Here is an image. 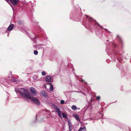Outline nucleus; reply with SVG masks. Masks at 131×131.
Masks as SVG:
<instances>
[{"label": "nucleus", "mask_w": 131, "mask_h": 131, "mask_svg": "<svg viewBox=\"0 0 131 131\" xmlns=\"http://www.w3.org/2000/svg\"><path fill=\"white\" fill-rule=\"evenodd\" d=\"M90 119H91H91H92V120L93 119H91V118H90Z\"/></svg>", "instance_id": "nucleus-21"}, {"label": "nucleus", "mask_w": 131, "mask_h": 131, "mask_svg": "<svg viewBox=\"0 0 131 131\" xmlns=\"http://www.w3.org/2000/svg\"><path fill=\"white\" fill-rule=\"evenodd\" d=\"M30 92L32 93L33 95H37V92L35 88H33L31 87L30 88Z\"/></svg>", "instance_id": "nucleus-4"}, {"label": "nucleus", "mask_w": 131, "mask_h": 131, "mask_svg": "<svg viewBox=\"0 0 131 131\" xmlns=\"http://www.w3.org/2000/svg\"><path fill=\"white\" fill-rule=\"evenodd\" d=\"M32 101L34 102L35 103L37 104H40L39 100L37 99L35 97H33L31 98Z\"/></svg>", "instance_id": "nucleus-2"}, {"label": "nucleus", "mask_w": 131, "mask_h": 131, "mask_svg": "<svg viewBox=\"0 0 131 131\" xmlns=\"http://www.w3.org/2000/svg\"><path fill=\"white\" fill-rule=\"evenodd\" d=\"M68 124L69 129L70 131H71L72 128V124L71 121L68 120Z\"/></svg>", "instance_id": "nucleus-6"}, {"label": "nucleus", "mask_w": 131, "mask_h": 131, "mask_svg": "<svg viewBox=\"0 0 131 131\" xmlns=\"http://www.w3.org/2000/svg\"><path fill=\"white\" fill-rule=\"evenodd\" d=\"M86 17L87 18H88V16L87 15H86Z\"/></svg>", "instance_id": "nucleus-20"}, {"label": "nucleus", "mask_w": 131, "mask_h": 131, "mask_svg": "<svg viewBox=\"0 0 131 131\" xmlns=\"http://www.w3.org/2000/svg\"><path fill=\"white\" fill-rule=\"evenodd\" d=\"M101 97L100 96H97L96 97V100H99L100 99Z\"/></svg>", "instance_id": "nucleus-17"}, {"label": "nucleus", "mask_w": 131, "mask_h": 131, "mask_svg": "<svg viewBox=\"0 0 131 131\" xmlns=\"http://www.w3.org/2000/svg\"><path fill=\"white\" fill-rule=\"evenodd\" d=\"M14 27V25L13 24H12L9 25L6 30V31L7 32L8 31H11L13 29Z\"/></svg>", "instance_id": "nucleus-5"}, {"label": "nucleus", "mask_w": 131, "mask_h": 131, "mask_svg": "<svg viewBox=\"0 0 131 131\" xmlns=\"http://www.w3.org/2000/svg\"><path fill=\"white\" fill-rule=\"evenodd\" d=\"M64 103V101L63 100H62L60 101V103L61 104H63Z\"/></svg>", "instance_id": "nucleus-18"}, {"label": "nucleus", "mask_w": 131, "mask_h": 131, "mask_svg": "<svg viewBox=\"0 0 131 131\" xmlns=\"http://www.w3.org/2000/svg\"><path fill=\"white\" fill-rule=\"evenodd\" d=\"M71 108L73 110H76L77 109V106L74 105H73L72 106Z\"/></svg>", "instance_id": "nucleus-10"}, {"label": "nucleus", "mask_w": 131, "mask_h": 131, "mask_svg": "<svg viewBox=\"0 0 131 131\" xmlns=\"http://www.w3.org/2000/svg\"><path fill=\"white\" fill-rule=\"evenodd\" d=\"M47 84L50 85V90H52L53 89V86L50 83H48Z\"/></svg>", "instance_id": "nucleus-12"}, {"label": "nucleus", "mask_w": 131, "mask_h": 131, "mask_svg": "<svg viewBox=\"0 0 131 131\" xmlns=\"http://www.w3.org/2000/svg\"><path fill=\"white\" fill-rule=\"evenodd\" d=\"M105 30L106 31L107 30H106L105 29Z\"/></svg>", "instance_id": "nucleus-22"}, {"label": "nucleus", "mask_w": 131, "mask_h": 131, "mask_svg": "<svg viewBox=\"0 0 131 131\" xmlns=\"http://www.w3.org/2000/svg\"><path fill=\"white\" fill-rule=\"evenodd\" d=\"M46 74V73L45 71H43L42 72V75L44 76Z\"/></svg>", "instance_id": "nucleus-16"}, {"label": "nucleus", "mask_w": 131, "mask_h": 131, "mask_svg": "<svg viewBox=\"0 0 131 131\" xmlns=\"http://www.w3.org/2000/svg\"><path fill=\"white\" fill-rule=\"evenodd\" d=\"M90 19H91V20H93V18H91V17Z\"/></svg>", "instance_id": "nucleus-19"}, {"label": "nucleus", "mask_w": 131, "mask_h": 131, "mask_svg": "<svg viewBox=\"0 0 131 131\" xmlns=\"http://www.w3.org/2000/svg\"><path fill=\"white\" fill-rule=\"evenodd\" d=\"M96 24L97 25V26H99L100 27L101 29H102V28H103V27H102L101 26H100L98 23H96Z\"/></svg>", "instance_id": "nucleus-14"}, {"label": "nucleus", "mask_w": 131, "mask_h": 131, "mask_svg": "<svg viewBox=\"0 0 131 131\" xmlns=\"http://www.w3.org/2000/svg\"><path fill=\"white\" fill-rule=\"evenodd\" d=\"M90 101H92V100H90Z\"/></svg>", "instance_id": "nucleus-23"}, {"label": "nucleus", "mask_w": 131, "mask_h": 131, "mask_svg": "<svg viewBox=\"0 0 131 131\" xmlns=\"http://www.w3.org/2000/svg\"><path fill=\"white\" fill-rule=\"evenodd\" d=\"M10 73L11 74H12L11 72Z\"/></svg>", "instance_id": "nucleus-24"}, {"label": "nucleus", "mask_w": 131, "mask_h": 131, "mask_svg": "<svg viewBox=\"0 0 131 131\" xmlns=\"http://www.w3.org/2000/svg\"><path fill=\"white\" fill-rule=\"evenodd\" d=\"M34 54L35 55H37L38 54V52L37 50H35L34 52Z\"/></svg>", "instance_id": "nucleus-15"}, {"label": "nucleus", "mask_w": 131, "mask_h": 131, "mask_svg": "<svg viewBox=\"0 0 131 131\" xmlns=\"http://www.w3.org/2000/svg\"><path fill=\"white\" fill-rule=\"evenodd\" d=\"M62 116L63 117L66 118L67 117V115L65 113H63L62 114Z\"/></svg>", "instance_id": "nucleus-13"}, {"label": "nucleus", "mask_w": 131, "mask_h": 131, "mask_svg": "<svg viewBox=\"0 0 131 131\" xmlns=\"http://www.w3.org/2000/svg\"><path fill=\"white\" fill-rule=\"evenodd\" d=\"M41 93L42 95L44 97H46L47 96V95L43 91H42Z\"/></svg>", "instance_id": "nucleus-11"}, {"label": "nucleus", "mask_w": 131, "mask_h": 131, "mask_svg": "<svg viewBox=\"0 0 131 131\" xmlns=\"http://www.w3.org/2000/svg\"><path fill=\"white\" fill-rule=\"evenodd\" d=\"M86 130V127L84 126L83 127H80L78 131H85Z\"/></svg>", "instance_id": "nucleus-9"}, {"label": "nucleus", "mask_w": 131, "mask_h": 131, "mask_svg": "<svg viewBox=\"0 0 131 131\" xmlns=\"http://www.w3.org/2000/svg\"><path fill=\"white\" fill-rule=\"evenodd\" d=\"M56 112H57L58 114V116L61 118H62L61 115V112L60 110L56 106V107L55 108Z\"/></svg>", "instance_id": "nucleus-3"}, {"label": "nucleus", "mask_w": 131, "mask_h": 131, "mask_svg": "<svg viewBox=\"0 0 131 131\" xmlns=\"http://www.w3.org/2000/svg\"><path fill=\"white\" fill-rule=\"evenodd\" d=\"M45 80L47 82H50L51 81L52 79L50 76H48L46 77Z\"/></svg>", "instance_id": "nucleus-8"}, {"label": "nucleus", "mask_w": 131, "mask_h": 131, "mask_svg": "<svg viewBox=\"0 0 131 131\" xmlns=\"http://www.w3.org/2000/svg\"><path fill=\"white\" fill-rule=\"evenodd\" d=\"M18 91L21 95L23 97L31 99V95L27 90L23 88H21L19 89Z\"/></svg>", "instance_id": "nucleus-1"}, {"label": "nucleus", "mask_w": 131, "mask_h": 131, "mask_svg": "<svg viewBox=\"0 0 131 131\" xmlns=\"http://www.w3.org/2000/svg\"><path fill=\"white\" fill-rule=\"evenodd\" d=\"M73 115L77 121L80 122V120L79 118V115H78L76 114H74Z\"/></svg>", "instance_id": "nucleus-7"}]
</instances>
